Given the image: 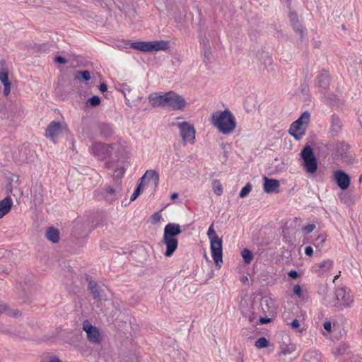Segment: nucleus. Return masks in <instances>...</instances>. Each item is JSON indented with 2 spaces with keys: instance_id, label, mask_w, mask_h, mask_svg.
Listing matches in <instances>:
<instances>
[{
  "instance_id": "1",
  "label": "nucleus",
  "mask_w": 362,
  "mask_h": 362,
  "mask_svg": "<svg viewBox=\"0 0 362 362\" xmlns=\"http://www.w3.org/2000/svg\"><path fill=\"white\" fill-rule=\"evenodd\" d=\"M211 122L223 134L232 133L236 127L235 118L228 109L214 112L211 115Z\"/></svg>"
},
{
  "instance_id": "2",
  "label": "nucleus",
  "mask_w": 362,
  "mask_h": 362,
  "mask_svg": "<svg viewBox=\"0 0 362 362\" xmlns=\"http://www.w3.org/2000/svg\"><path fill=\"white\" fill-rule=\"evenodd\" d=\"M182 232L179 224L170 223L164 228L163 243L166 246L165 255L168 257H171L178 246V240L177 236Z\"/></svg>"
},
{
  "instance_id": "3",
  "label": "nucleus",
  "mask_w": 362,
  "mask_h": 362,
  "mask_svg": "<svg viewBox=\"0 0 362 362\" xmlns=\"http://www.w3.org/2000/svg\"><path fill=\"white\" fill-rule=\"evenodd\" d=\"M310 112L305 111L298 119L291 124L288 132L296 141L300 140L305 135L310 122Z\"/></svg>"
},
{
  "instance_id": "4",
  "label": "nucleus",
  "mask_w": 362,
  "mask_h": 362,
  "mask_svg": "<svg viewBox=\"0 0 362 362\" xmlns=\"http://www.w3.org/2000/svg\"><path fill=\"white\" fill-rule=\"evenodd\" d=\"M131 47L144 52H151L168 49L169 42L165 40L152 42L136 41L131 42Z\"/></svg>"
},
{
  "instance_id": "5",
  "label": "nucleus",
  "mask_w": 362,
  "mask_h": 362,
  "mask_svg": "<svg viewBox=\"0 0 362 362\" xmlns=\"http://www.w3.org/2000/svg\"><path fill=\"white\" fill-rule=\"evenodd\" d=\"M300 156L303 160L302 165L305 171L311 174L315 173L317 169V162L313 148L310 145H305L301 151Z\"/></svg>"
},
{
  "instance_id": "6",
  "label": "nucleus",
  "mask_w": 362,
  "mask_h": 362,
  "mask_svg": "<svg viewBox=\"0 0 362 362\" xmlns=\"http://www.w3.org/2000/svg\"><path fill=\"white\" fill-rule=\"evenodd\" d=\"M334 298L336 300L333 305L334 311H340L344 308L349 307L354 301L353 297L350 293V291L347 290L345 287L336 289Z\"/></svg>"
},
{
  "instance_id": "7",
  "label": "nucleus",
  "mask_w": 362,
  "mask_h": 362,
  "mask_svg": "<svg viewBox=\"0 0 362 362\" xmlns=\"http://www.w3.org/2000/svg\"><path fill=\"white\" fill-rule=\"evenodd\" d=\"M185 99L174 91L165 93L163 107H170L173 110H182L186 106Z\"/></svg>"
},
{
  "instance_id": "8",
  "label": "nucleus",
  "mask_w": 362,
  "mask_h": 362,
  "mask_svg": "<svg viewBox=\"0 0 362 362\" xmlns=\"http://www.w3.org/2000/svg\"><path fill=\"white\" fill-rule=\"evenodd\" d=\"M177 126L180 129L183 144L186 145L187 141L194 143L195 139V129L194 126L187 122H178Z\"/></svg>"
},
{
  "instance_id": "9",
  "label": "nucleus",
  "mask_w": 362,
  "mask_h": 362,
  "mask_svg": "<svg viewBox=\"0 0 362 362\" xmlns=\"http://www.w3.org/2000/svg\"><path fill=\"white\" fill-rule=\"evenodd\" d=\"M210 241L211 256L216 265L220 267L219 262H222L223 257L222 239L216 235L211 238Z\"/></svg>"
},
{
  "instance_id": "10",
  "label": "nucleus",
  "mask_w": 362,
  "mask_h": 362,
  "mask_svg": "<svg viewBox=\"0 0 362 362\" xmlns=\"http://www.w3.org/2000/svg\"><path fill=\"white\" fill-rule=\"evenodd\" d=\"M112 145L95 142L91 146L92 153L100 159H105L111 155Z\"/></svg>"
},
{
  "instance_id": "11",
  "label": "nucleus",
  "mask_w": 362,
  "mask_h": 362,
  "mask_svg": "<svg viewBox=\"0 0 362 362\" xmlns=\"http://www.w3.org/2000/svg\"><path fill=\"white\" fill-rule=\"evenodd\" d=\"M83 329L87 334L88 341L93 344H100L101 341V337L99 329L93 326L89 321L85 320L83 324Z\"/></svg>"
},
{
  "instance_id": "12",
  "label": "nucleus",
  "mask_w": 362,
  "mask_h": 362,
  "mask_svg": "<svg viewBox=\"0 0 362 362\" xmlns=\"http://www.w3.org/2000/svg\"><path fill=\"white\" fill-rule=\"evenodd\" d=\"M334 180L337 186L342 190L349 188L351 183L349 175L341 170H338L334 173Z\"/></svg>"
},
{
  "instance_id": "13",
  "label": "nucleus",
  "mask_w": 362,
  "mask_h": 362,
  "mask_svg": "<svg viewBox=\"0 0 362 362\" xmlns=\"http://www.w3.org/2000/svg\"><path fill=\"white\" fill-rule=\"evenodd\" d=\"M331 78L329 73L322 69L315 79V85L321 88V91H325L329 87Z\"/></svg>"
},
{
  "instance_id": "14",
  "label": "nucleus",
  "mask_w": 362,
  "mask_h": 362,
  "mask_svg": "<svg viewBox=\"0 0 362 362\" xmlns=\"http://www.w3.org/2000/svg\"><path fill=\"white\" fill-rule=\"evenodd\" d=\"M0 81L4 85V95L8 96L11 92V83L8 79V69L4 66V61H1V67L0 68Z\"/></svg>"
},
{
  "instance_id": "15",
  "label": "nucleus",
  "mask_w": 362,
  "mask_h": 362,
  "mask_svg": "<svg viewBox=\"0 0 362 362\" xmlns=\"http://www.w3.org/2000/svg\"><path fill=\"white\" fill-rule=\"evenodd\" d=\"M63 131V126L60 122L52 121L46 129L45 136L54 141V138Z\"/></svg>"
},
{
  "instance_id": "16",
  "label": "nucleus",
  "mask_w": 362,
  "mask_h": 362,
  "mask_svg": "<svg viewBox=\"0 0 362 362\" xmlns=\"http://www.w3.org/2000/svg\"><path fill=\"white\" fill-rule=\"evenodd\" d=\"M263 181V189L267 194L278 193L279 192L280 183L279 180L264 176Z\"/></svg>"
},
{
  "instance_id": "17",
  "label": "nucleus",
  "mask_w": 362,
  "mask_h": 362,
  "mask_svg": "<svg viewBox=\"0 0 362 362\" xmlns=\"http://www.w3.org/2000/svg\"><path fill=\"white\" fill-rule=\"evenodd\" d=\"M164 96L165 93L156 92L151 93L148 95V102L153 107H158L164 106Z\"/></svg>"
},
{
  "instance_id": "18",
  "label": "nucleus",
  "mask_w": 362,
  "mask_h": 362,
  "mask_svg": "<svg viewBox=\"0 0 362 362\" xmlns=\"http://www.w3.org/2000/svg\"><path fill=\"white\" fill-rule=\"evenodd\" d=\"M342 121L339 117L335 114H333L331 116V126L329 128V132L332 134V135H338L342 129Z\"/></svg>"
},
{
  "instance_id": "19",
  "label": "nucleus",
  "mask_w": 362,
  "mask_h": 362,
  "mask_svg": "<svg viewBox=\"0 0 362 362\" xmlns=\"http://www.w3.org/2000/svg\"><path fill=\"white\" fill-rule=\"evenodd\" d=\"M33 202L35 205H40L43 202V189L40 182H36L33 188Z\"/></svg>"
},
{
  "instance_id": "20",
  "label": "nucleus",
  "mask_w": 362,
  "mask_h": 362,
  "mask_svg": "<svg viewBox=\"0 0 362 362\" xmlns=\"http://www.w3.org/2000/svg\"><path fill=\"white\" fill-rule=\"evenodd\" d=\"M146 179L148 180H153L154 182V188H157L159 183V174L156 170H146L144 175L139 179V182L144 183Z\"/></svg>"
},
{
  "instance_id": "21",
  "label": "nucleus",
  "mask_w": 362,
  "mask_h": 362,
  "mask_svg": "<svg viewBox=\"0 0 362 362\" xmlns=\"http://www.w3.org/2000/svg\"><path fill=\"white\" fill-rule=\"evenodd\" d=\"M13 201L10 197H6L0 201V218L11 211Z\"/></svg>"
},
{
  "instance_id": "22",
  "label": "nucleus",
  "mask_w": 362,
  "mask_h": 362,
  "mask_svg": "<svg viewBox=\"0 0 362 362\" xmlns=\"http://www.w3.org/2000/svg\"><path fill=\"white\" fill-rule=\"evenodd\" d=\"M45 237L53 243H57L59 240V231L54 226L49 227L47 229Z\"/></svg>"
},
{
  "instance_id": "23",
  "label": "nucleus",
  "mask_w": 362,
  "mask_h": 362,
  "mask_svg": "<svg viewBox=\"0 0 362 362\" xmlns=\"http://www.w3.org/2000/svg\"><path fill=\"white\" fill-rule=\"evenodd\" d=\"M98 129L102 136L108 138L112 136L113 133L112 127L108 123H101L98 124Z\"/></svg>"
},
{
  "instance_id": "24",
  "label": "nucleus",
  "mask_w": 362,
  "mask_h": 362,
  "mask_svg": "<svg viewBox=\"0 0 362 362\" xmlns=\"http://www.w3.org/2000/svg\"><path fill=\"white\" fill-rule=\"evenodd\" d=\"M75 230L77 235L81 237L88 235L91 230L88 222H85L81 224L77 223L75 226Z\"/></svg>"
},
{
  "instance_id": "25",
  "label": "nucleus",
  "mask_w": 362,
  "mask_h": 362,
  "mask_svg": "<svg viewBox=\"0 0 362 362\" xmlns=\"http://www.w3.org/2000/svg\"><path fill=\"white\" fill-rule=\"evenodd\" d=\"M304 362H320L321 356L315 351H308L303 356Z\"/></svg>"
},
{
  "instance_id": "26",
  "label": "nucleus",
  "mask_w": 362,
  "mask_h": 362,
  "mask_svg": "<svg viewBox=\"0 0 362 362\" xmlns=\"http://www.w3.org/2000/svg\"><path fill=\"white\" fill-rule=\"evenodd\" d=\"M75 78L83 81H88L91 78L90 72L88 70L76 71L75 72Z\"/></svg>"
},
{
  "instance_id": "27",
  "label": "nucleus",
  "mask_w": 362,
  "mask_h": 362,
  "mask_svg": "<svg viewBox=\"0 0 362 362\" xmlns=\"http://www.w3.org/2000/svg\"><path fill=\"white\" fill-rule=\"evenodd\" d=\"M241 255L246 264H250L254 258L252 252L247 248H244L241 252Z\"/></svg>"
},
{
  "instance_id": "28",
  "label": "nucleus",
  "mask_w": 362,
  "mask_h": 362,
  "mask_svg": "<svg viewBox=\"0 0 362 362\" xmlns=\"http://www.w3.org/2000/svg\"><path fill=\"white\" fill-rule=\"evenodd\" d=\"M255 346L257 349L267 348L269 346V341L265 337H262L259 338L255 343Z\"/></svg>"
},
{
  "instance_id": "29",
  "label": "nucleus",
  "mask_w": 362,
  "mask_h": 362,
  "mask_svg": "<svg viewBox=\"0 0 362 362\" xmlns=\"http://www.w3.org/2000/svg\"><path fill=\"white\" fill-rule=\"evenodd\" d=\"M144 185H145L144 183H141L139 181L134 193L131 196V198H130L131 202L136 200V198L139 196Z\"/></svg>"
},
{
  "instance_id": "30",
  "label": "nucleus",
  "mask_w": 362,
  "mask_h": 362,
  "mask_svg": "<svg viewBox=\"0 0 362 362\" xmlns=\"http://www.w3.org/2000/svg\"><path fill=\"white\" fill-rule=\"evenodd\" d=\"M252 188V184L250 182H247L245 185V186H244L242 188V189L239 194V197L240 198L246 197L249 194V193L251 192Z\"/></svg>"
},
{
  "instance_id": "31",
  "label": "nucleus",
  "mask_w": 362,
  "mask_h": 362,
  "mask_svg": "<svg viewBox=\"0 0 362 362\" xmlns=\"http://www.w3.org/2000/svg\"><path fill=\"white\" fill-rule=\"evenodd\" d=\"M214 192L217 195H221L223 193V187L218 180H214L212 182Z\"/></svg>"
},
{
  "instance_id": "32",
  "label": "nucleus",
  "mask_w": 362,
  "mask_h": 362,
  "mask_svg": "<svg viewBox=\"0 0 362 362\" xmlns=\"http://www.w3.org/2000/svg\"><path fill=\"white\" fill-rule=\"evenodd\" d=\"M323 94L327 103L329 105L337 103L339 100L337 96L333 93L326 95L325 93H323Z\"/></svg>"
},
{
  "instance_id": "33",
  "label": "nucleus",
  "mask_w": 362,
  "mask_h": 362,
  "mask_svg": "<svg viewBox=\"0 0 362 362\" xmlns=\"http://www.w3.org/2000/svg\"><path fill=\"white\" fill-rule=\"evenodd\" d=\"M101 103V100L99 96L93 95L88 98V100L86 102L87 105L91 106V107H96L99 105Z\"/></svg>"
},
{
  "instance_id": "34",
  "label": "nucleus",
  "mask_w": 362,
  "mask_h": 362,
  "mask_svg": "<svg viewBox=\"0 0 362 362\" xmlns=\"http://www.w3.org/2000/svg\"><path fill=\"white\" fill-rule=\"evenodd\" d=\"M269 303H272V300L267 298H263L261 300L260 305L262 307V310L264 313L269 312L270 305Z\"/></svg>"
},
{
  "instance_id": "35",
  "label": "nucleus",
  "mask_w": 362,
  "mask_h": 362,
  "mask_svg": "<svg viewBox=\"0 0 362 362\" xmlns=\"http://www.w3.org/2000/svg\"><path fill=\"white\" fill-rule=\"evenodd\" d=\"M292 26H293L294 30L300 35V38H303L304 30H303V28L302 25L300 23L299 21L293 23Z\"/></svg>"
},
{
  "instance_id": "36",
  "label": "nucleus",
  "mask_w": 362,
  "mask_h": 362,
  "mask_svg": "<svg viewBox=\"0 0 362 362\" xmlns=\"http://www.w3.org/2000/svg\"><path fill=\"white\" fill-rule=\"evenodd\" d=\"M124 168H117L116 169L115 171H114V173H113V178L115 180H120L123 175H124Z\"/></svg>"
},
{
  "instance_id": "37",
  "label": "nucleus",
  "mask_w": 362,
  "mask_h": 362,
  "mask_svg": "<svg viewBox=\"0 0 362 362\" xmlns=\"http://www.w3.org/2000/svg\"><path fill=\"white\" fill-rule=\"evenodd\" d=\"M332 266V261L327 259L324 260L321 263L319 264V267L322 269L323 270H328L331 268Z\"/></svg>"
},
{
  "instance_id": "38",
  "label": "nucleus",
  "mask_w": 362,
  "mask_h": 362,
  "mask_svg": "<svg viewBox=\"0 0 362 362\" xmlns=\"http://www.w3.org/2000/svg\"><path fill=\"white\" fill-rule=\"evenodd\" d=\"M349 145L346 143H341L340 145L337 148V152L342 156L344 153H346V151L349 149Z\"/></svg>"
},
{
  "instance_id": "39",
  "label": "nucleus",
  "mask_w": 362,
  "mask_h": 362,
  "mask_svg": "<svg viewBox=\"0 0 362 362\" xmlns=\"http://www.w3.org/2000/svg\"><path fill=\"white\" fill-rule=\"evenodd\" d=\"M88 291L90 292V293L91 294V296H93V298L94 299L100 300V291H99V286H97L96 287L93 288V290H88Z\"/></svg>"
},
{
  "instance_id": "40",
  "label": "nucleus",
  "mask_w": 362,
  "mask_h": 362,
  "mask_svg": "<svg viewBox=\"0 0 362 362\" xmlns=\"http://www.w3.org/2000/svg\"><path fill=\"white\" fill-rule=\"evenodd\" d=\"M209 42V40H203V44H204V57L206 59L209 58V56L211 54V52L209 50V47L207 45V43Z\"/></svg>"
},
{
  "instance_id": "41",
  "label": "nucleus",
  "mask_w": 362,
  "mask_h": 362,
  "mask_svg": "<svg viewBox=\"0 0 362 362\" xmlns=\"http://www.w3.org/2000/svg\"><path fill=\"white\" fill-rule=\"evenodd\" d=\"M342 160L346 164H351L354 162V158L351 154L344 153L341 156Z\"/></svg>"
},
{
  "instance_id": "42",
  "label": "nucleus",
  "mask_w": 362,
  "mask_h": 362,
  "mask_svg": "<svg viewBox=\"0 0 362 362\" xmlns=\"http://www.w3.org/2000/svg\"><path fill=\"white\" fill-rule=\"evenodd\" d=\"M161 214L159 211L155 212L151 216V220L153 224H156L160 221Z\"/></svg>"
},
{
  "instance_id": "43",
  "label": "nucleus",
  "mask_w": 362,
  "mask_h": 362,
  "mask_svg": "<svg viewBox=\"0 0 362 362\" xmlns=\"http://www.w3.org/2000/svg\"><path fill=\"white\" fill-rule=\"evenodd\" d=\"M325 242V238L323 235H318L315 240V246L316 247H318L323 245V243Z\"/></svg>"
},
{
  "instance_id": "44",
  "label": "nucleus",
  "mask_w": 362,
  "mask_h": 362,
  "mask_svg": "<svg viewBox=\"0 0 362 362\" xmlns=\"http://www.w3.org/2000/svg\"><path fill=\"white\" fill-rule=\"evenodd\" d=\"M315 225L313 223L308 224L303 228V231L308 234L311 233L315 228Z\"/></svg>"
},
{
  "instance_id": "45",
  "label": "nucleus",
  "mask_w": 362,
  "mask_h": 362,
  "mask_svg": "<svg viewBox=\"0 0 362 362\" xmlns=\"http://www.w3.org/2000/svg\"><path fill=\"white\" fill-rule=\"evenodd\" d=\"M293 293L298 297H300L302 295V288L300 285L296 284L293 287Z\"/></svg>"
},
{
  "instance_id": "46",
  "label": "nucleus",
  "mask_w": 362,
  "mask_h": 362,
  "mask_svg": "<svg viewBox=\"0 0 362 362\" xmlns=\"http://www.w3.org/2000/svg\"><path fill=\"white\" fill-rule=\"evenodd\" d=\"M54 61L56 63H58V64H65L67 63V60L64 57H62V56H57L54 59Z\"/></svg>"
},
{
  "instance_id": "47",
  "label": "nucleus",
  "mask_w": 362,
  "mask_h": 362,
  "mask_svg": "<svg viewBox=\"0 0 362 362\" xmlns=\"http://www.w3.org/2000/svg\"><path fill=\"white\" fill-rule=\"evenodd\" d=\"M105 190L106 193L111 194V195L115 194L117 192V189L113 188L111 186L106 187Z\"/></svg>"
},
{
  "instance_id": "48",
  "label": "nucleus",
  "mask_w": 362,
  "mask_h": 362,
  "mask_svg": "<svg viewBox=\"0 0 362 362\" xmlns=\"http://www.w3.org/2000/svg\"><path fill=\"white\" fill-rule=\"evenodd\" d=\"M207 235L209 236V238L211 239V238H213L214 236H216L217 235L216 234V232L214 229V226L213 224L209 227V230H208V232H207Z\"/></svg>"
},
{
  "instance_id": "49",
  "label": "nucleus",
  "mask_w": 362,
  "mask_h": 362,
  "mask_svg": "<svg viewBox=\"0 0 362 362\" xmlns=\"http://www.w3.org/2000/svg\"><path fill=\"white\" fill-rule=\"evenodd\" d=\"M97 286H98V284L95 281H93L92 279H90L88 281V290H93V288H94Z\"/></svg>"
},
{
  "instance_id": "50",
  "label": "nucleus",
  "mask_w": 362,
  "mask_h": 362,
  "mask_svg": "<svg viewBox=\"0 0 362 362\" xmlns=\"http://www.w3.org/2000/svg\"><path fill=\"white\" fill-rule=\"evenodd\" d=\"M305 254L307 256L311 257L313 255V249L311 246H307L305 248Z\"/></svg>"
},
{
  "instance_id": "51",
  "label": "nucleus",
  "mask_w": 362,
  "mask_h": 362,
  "mask_svg": "<svg viewBox=\"0 0 362 362\" xmlns=\"http://www.w3.org/2000/svg\"><path fill=\"white\" fill-rule=\"evenodd\" d=\"M288 275L291 279H297L299 276V274L296 270L290 271Z\"/></svg>"
},
{
  "instance_id": "52",
  "label": "nucleus",
  "mask_w": 362,
  "mask_h": 362,
  "mask_svg": "<svg viewBox=\"0 0 362 362\" xmlns=\"http://www.w3.org/2000/svg\"><path fill=\"white\" fill-rule=\"evenodd\" d=\"M324 329L328 332H330L332 329V324L329 321H326L323 325Z\"/></svg>"
},
{
  "instance_id": "53",
  "label": "nucleus",
  "mask_w": 362,
  "mask_h": 362,
  "mask_svg": "<svg viewBox=\"0 0 362 362\" xmlns=\"http://www.w3.org/2000/svg\"><path fill=\"white\" fill-rule=\"evenodd\" d=\"M289 17L292 24L296 23V21H298V16L296 13H291Z\"/></svg>"
},
{
  "instance_id": "54",
  "label": "nucleus",
  "mask_w": 362,
  "mask_h": 362,
  "mask_svg": "<svg viewBox=\"0 0 362 362\" xmlns=\"http://www.w3.org/2000/svg\"><path fill=\"white\" fill-rule=\"evenodd\" d=\"M300 326L299 321L297 319H295L293 320V322L291 323V327L292 329H297Z\"/></svg>"
},
{
  "instance_id": "55",
  "label": "nucleus",
  "mask_w": 362,
  "mask_h": 362,
  "mask_svg": "<svg viewBox=\"0 0 362 362\" xmlns=\"http://www.w3.org/2000/svg\"><path fill=\"white\" fill-rule=\"evenodd\" d=\"M99 90L102 93H105L107 90V86L105 83H101L99 86Z\"/></svg>"
},
{
  "instance_id": "56",
  "label": "nucleus",
  "mask_w": 362,
  "mask_h": 362,
  "mask_svg": "<svg viewBox=\"0 0 362 362\" xmlns=\"http://www.w3.org/2000/svg\"><path fill=\"white\" fill-rule=\"evenodd\" d=\"M272 319L270 317H261L259 320L260 324H266L270 322Z\"/></svg>"
},
{
  "instance_id": "57",
  "label": "nucleus",
  "mask_w": 362,
  "mask_h": 362,
  "mask_svg": "<svg viewBox=\"0 0 362 362\" xmlns=\"http://www.w3.org/2000/svg\"><path fill=\"white\" fill-rule=\"evenodd\" d=\"M186 16V11H183L182 13L179 16H175V19L179 22H181Z\"/></svg>"
},
{
  "instance_id": "58",
  "label": "nucleus",
  "mask_w": 362,
  "mask_h": 362,
  "mask_svg": "<svg viewBox=\"0 0 362 362\" xmlns=\"http://www.w3.org/2000/svg\"><path fill=\"white\" fill-rule=\"evenodd\" d=\"M228 152L227 151H226V150L223 151V156L221 159L222 163H224L228 160Z\"/></svg>"
},
{
  "instance_id": "59",
  "label": "nucleus",
  "mask_w": 362,
  "mask_h": 362,
  "mask_svg": "<svg viewBox=\"0 0 362 362\" xmlns=\"http://www.w3.org/2000/svg\"><path fill=\"white\" fill-rule=\"evenodd\" d=\"M256 318V316L255 315V313H252L249 316H248V320L252 322Z\"/></svg>"
},
{
  "instance_id": "60",
  "label": "nucleus",
  "mask_w": 362,
  "mask_h": 362,
  "mask_svg": "<svg viewBox=\"0 0 362 362\" xmlns=\"http://www.w3.org/2000/svg\"><path fill=\"white\" fill-rule=\"evenodd\" d=\"M178 197H179V194H178L177 193H173V194H171L170 199H171L172 200H175L176 199H177V198H178Z\"/></svg>"
},
{
  "instance_id": "61",
  "label": "nucleus",
  "mask_w": 362,
  "mask_h": 362,
  "mask_svg": "<svg viewBox=\"0 0 362 362\" xmlns=\"http://www.w3.org/2000/svg\"><path fill=\"white\" fill-rule=\"evenodd\" d=\"M16 108L18 109V112H23V109H22V107L21 105H18L17 104L16 105Z\"/></svg>"
},
{
  "instance_id": "62",
  "label": "nucleus",
  "mask_w": 362,
  "mask_h": 362,
  "mask_svg": "<svg viewBox=\"0 0 362 362\" xmlns=\"http://www.w3.org/2000/svg\"><path fill=\"white\" fill-rule=\"evenodd\" d=\"M288 353V351L286 349H281L280 354L286 355Z\"/></svg>"
},
{
  "instance_id": "63",
  "label": "nucleus",
  "mask_w": 362,
  "mask_h": 362,
  "mask_svg": "<svg viewBox=\"0 0 362 362\" xmlns=\"http://www.w3.org/2000/svg\"><path fill=\"white\" fill-rule=\"evenodd\" d=\"M358 181L360 183L362 182V174L360 175Z\"/></svg>"
},
{
  "instance_id": "64",
  "label": "nucleus",
  "mask_w": 362,
  "mask_h": 362,
  "mask_svg": "<svg viewBox=\"0 0 362 362\" xmlns=\"http://www.w3.org/2000/svg\"><path fill=\"white\" fill-rule=\"evenodd\" d=\"M221 146H222V149H223V150H224V148H225V145L222 144H221Z\"/></svg>"
}]
</instances>
